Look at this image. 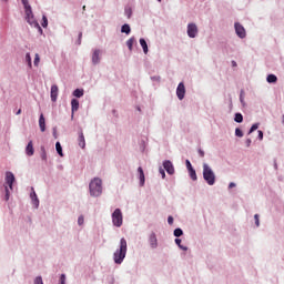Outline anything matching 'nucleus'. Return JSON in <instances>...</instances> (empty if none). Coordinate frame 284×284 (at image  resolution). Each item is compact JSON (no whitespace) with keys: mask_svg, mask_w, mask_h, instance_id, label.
Wrapping results in <instances>:
<instances>
[{"mask_svg":"<svg viewBox=\"0 0 284 284\" xmlns=\"http://www.w3.org/2000/svg\"><path fill=\"white\" fill-rule=\"evenodd\" d=\"M233 187H236V183L231 182V183L229 184V189H233Z\"/></svg>","mask_w":284,"mask_h":284,"instance_id":"46","label":"nucleus"},{"mask_svg":"<svg viewBox=\"0 0 284 284\" xmlns=\"http://www.w3.org/2000/svg\"><path fill=\"white\" fill-rule=\"evenodd\" d=\"M203 179L210 186L216 183V174L207 163H203Z\"/></svg>","mask_w":284,"mask_h":284,"instance_id":"4","label":"nucleus"},{"mask_svg":"<svg viewBox=\"0 0 284 284\" xmlns=\"http://www.w3.org/2000/svg\"><path fill=\"white\" fill-rule=\"evenodd\" d=\"M246 144H247V146H250L252 144V140L247 139Z\"/></svg>","mask_w":284,"mask_h":284,"instance_id":"49","label":"nucleus"},{"mask_svg":"<svg viewBox=\"0 0 284 284\" xmlns=\"http://www.w3.org/2000/svg\"><path fill=\"white\" fill-rule=\"evenodd\" d=\"M185 163H186L187 171L194 169L190 160H186Z\"/></svg>","mask_w":284,"mask_h":284,"instance_id":"39","label":"nucleus"},{"mask_svg":"<svg viewBox=\"0 0 284 284\" xmlns=\"http://www.w3.org/2000/svg\"><path fill=\"white\" fill-rule=\"evenodd\" d=\"M158 2H162V0H158Z\"/></svg>","mask_w":284,"mask_h":284,"instance_id":"53","label":"nucleus"},{"mask_svg":"<svg viewBox=\"0 0 284 284\" xmlns=\"http://www.w3.org/2000/svg\"><path fill=\"white\" fill-rule=\"evenodd\" d=\"M4 191H6L4 200L6 202H8L10 200V190L8 185L4 186Z\"/></svg>","mask_w":284,"mask_h":284,"instance_id":"31","label":"nucleus"},{"mask_svg":"<svg viewBox=\"0 0 284 284\" xmlns=\"http://www.w3.org/2000/svg\"><path fill=\"white\" fill-rule=\"evenodd\" d=\"M235 33L240 39H245L247 33L245 32V28L240 22H235L234 24Z\"/></svg>","mask_w":284,"mask_h":284,"instance_id":"8","label":"nucleus"},{"mask_svg":"<svg viewBox=\"0 0 284 284\" xmlns=\"http://www.w3.org/2000/svg\"><path fill=\"white\" fill-rule=\"evenodd\" d=\"M175 244L183 251H187V246L182 245V240L181 239H175Z\"/></svg>","mask_w":284,"mask_h":284,"instance_id":"27","label":"nucleus"},{"mask_svg":"<svg viewBox=\"0 0 284 284\" xmlns=\"http://www.w3.org/2000/svg\"><path fill=\"white\" fill-rule=\"evenodd\" d=\"M135 43V38H130L128 41H126V47L129 49V51H133V45Z\"/></svg>","mask_w":284,"mask_h":284,"instance_id":"22","label":"nucleus"},{"mask_svg":"<svg viewBox=\"0 0 284 284\" xmlns=\"http://www.w3.org/2000/svg\"><path fill=\"white\" fill-rule=\"evenodd\" d=\"M39 63H40V55L39 53H36L33 64L34 67H39Z\"/></svg>","mask_w":284,"mask_h":284,"instance_id":"32","label":"nucleus"},{"mask_svg":"<svg viewBox=\"0 0 284 284\" xmlns=\"http://www.w3.org/2000/svg\"><path fill=\"white\" fill-rule=\"evenodd\" d=\"M168 223H169L170 225H173V224H174V217H173L172 215H170V216L168 217Z\"/></svg>","mask_w":284,"mask_h":284,"instance_id":"42","label":"nucleus"},{"mask_svg":"<svg viewBox=\"0 0 284 284\" xmlns=\"http://www.w3.org/2000/svg\"><path fill=\"white\" fill-rule=\"evenodd\" d=\"M138 172H139V178H140V185L144 186V184H145V174H144L143 168L139 166Z\"/></svg>","mask_w":284,"mask_h":284,"instance_id":"19","label":"nucleus"},{"mask_svg":"<svg viewBox=\"0 0 284 284\" xmlns=\"http://www.w3.org/2000/svg\"><path fill=\"white\" fill-rule=\"evenodd\" d=\"M42 160L45 161L47 160V153L43 152V154L41 155Z\"/></svg>","mask_w":284,"mask_h":284,"instance_id":"47","label":"nucleus"},{"mask_svg":"<svg viewBox=\"0 0 284 284\" xmlns=\"http://www.w3.org/2000/svg\"><path fill=\"white\" fill-rule=\"evenodd\" d=\"M254 219H255V225L258 227L261 225V222L258 220V214H255Z\"/></svg>","mask_w":284,"mask_h":284,"instance_id":"41","label":"nucleus"},{"mask_svg":"<svg viewBox=\"0 0 284 284\" xmlns=\"http://www.w3.org/2000/svg\"><path fill=\"white\" fill-rule=\"evenodd\" d=\"M199 154H200L201 158L205 156V152L202 149L199 150Z\"/></svg>","mask_w":284,"mask_h":284,"instance_id":"44","label":"nucleus"},{"mask_svg":"<svg viewBox=\"0 0 284 284\" xmlns=\"http://www.w3.org/2000/svg\"><path fill=\"white\" fill-rule=\"evenodd\" d=\"M82 38H83V33L80 32V33H79V41H78V44H79V45H81V40H82Z\"/></svg>","mask_w":284,"mask_h":284,"instance_id":"43","label":"nucleus"},{"mask_svg":"<svg viewBox=\"0 0 284 284\" xmlns=\"http://www.w3.org/2000/svg\"><path fill=\"white\" fill-rule=\"evenodd\" d=\"M21 3L23 6L24 9V13H26V21L33 28H37L39 30V32H43L42 28L40 27L39 22L34 19V14L32 11V7L29 3V0H21Z\"/></svg>","mask_w":284,"mask_h":284,"instance_id":"1","label":"nucleus"},{"mask_svg":"<svg viewBox=\"0 0 284 284\" xmlns=\"http://www.w3.org/2000/svg\"><path fill=\"white\" fill-rule=\"evenodd\" d=\"M235 135H236L237 138H243V131H242L240 128H236V129H235Z\"/></svg>","mask_w":284,"mask_h":284,"instance_id":"34","label":"nucleus"},{"mask_svg":"<svg viewBox=\"0 0 284 284\" xmlns=\"http://www.w3.org/2000/svg\"><path fill=\"white\" fill-rule=\"evenodd\" d=\"M140 45L142 47L144 54H148L149 45H148V42L145 39H143V38L140 39Z\"/></svg>","mask_w":284,"mask_h":284,"instance_id":"20","label":"nucleus"},{"mask_svg":"<svg viewBox=\"0 0 284 284\" xmlns=\"http://www.w3.org/2000/svg\"><path fill=\"white\" fill-rule=\"evenodd\" d=\"M30 197H31V201H32L33 205H34L36 207H39L40 201H39V197H38L36 191H34V187H32V192H31V194H30Z\"/></svg>","mask_w":284,"mask_h":284,"instance_id":"17","label":"nucleus"},{"mask_svg":"<svg viewBox=\"0 0 284 284\" xmlns=\"http://www.w3.org/2000/svg\"><path fill=\"white\" fill-rule=\"evenodd\" d=\"M184 234L183 230L181 227H178L174 230V236L181 237Z\"/></svg>","mask_w":284,"mask_h":284,"instance_id":"29","label":"nucleus"},{"mask_svg":"<svg viewBox=\"0 0 284 284\" xmlns=\"http://www.w3.org/2000/svg\"><path fill=\"white\" fill-rule=\"evenodd\" d=\"M112 223L115 227H121L123 225V213L121 209H115L112 213Z\"/></svg>","mask_w":284,"mask_h":284,"instance_id":"5","label":"nucleus"},{"mask_svg":"<svg viewBox=\"0 0 284 284\" xmlns=\"http://www.w3.org/2000/svg\"><path fill=\"white\" fill-rule=\"evenodd\" d=\"M283 119H284V115H283ZM283 123H284V120H283Z\"/></svg>","mask_w":284,"mask_h":284,"instance_id":"55","label":"nucleus"},{"mask_svg":"<svg viewBox=\"0 0 284 284\" xmlns=\"http://www.w3.org/2000/svg\"><path fill=\"white\" fill-rule=\"evenodd\" d=\"M186 94V88L184 82H180L178 88H176V97L180 101H183L185 99Z\"/></svg>","mask_w":284,"mask_h":284,"instance_id":"7","label":"nucleus"},{"mask_svg":"<svg viewBox=\"0 0 284 284\" xmlns=\"http://www.w3.org/2000/svg\"><path fill=\"white\" fill-rule=\"evenodd\" d=\"M159 173L161 174L162 179L165 180L166 173H165V170L163 168L159 169Z\"/></svg>","mask_w":284,"mask_h":284,"instance_id":"36","label":"nucleus"},{"mask_svg":"<svg viewBox=\"0 0 284 284\" xmlns=\"http://www.w3.org/2000/svg\"><path fill=\"white\" fill-rule=\"evenodd\" d=\"M126 13H128V18H131L132 11H131V10H130V11H126Z\"/></svg>","mask_w":284,"mask_h":284,"instance_id":"50","label":"nucleus"},{"mask_svg":"<svg viewBox=\"0 0 284 284\" xmlns=\"http://www.w3.org/2000/svg\"><path fill=\"white\" fill-rule=\"evenodd\" d=\"M80 109V101L78 99H72L71 100V112L72 115H74L75 112H78Z\"/></svg>","mask_w":284,"mask_h":284,"instance_id":"16","label":"nucleus"},{"mask_svg":"<svg viewBox=\"0 0 284 284\" xmlns=\"http://www.w3.org/2000/svg\"><path fill=\"white\" fill-rule=\"evenodd\" d=\"M199 36V27L196 23H189L187 24V37L190 39H195Z\"/></svg>","mask_w":284,"mask_h":284,"instance_id":"6","label":"nucleus"},{"mask_svg":"<svg viewBox=\"0 0 284 284\" xmlns=\"http://www.w3.org/2000/svg\"><path fill=\"white\" fill-rule=\"evenodd\" d=\"M234 121L236 123H243V114L242 113H235Z\"/></svg>","mask_w":284,"mask_h":284,"instance_id":"28","label":"nucleus"},{"mask_svg":"<svg viewBox=\"0 0 284 284\" xmlns=\"http://www.w3.org/2000/svg\"><path fill=\"white\" fill-rule=\"evenodd\" d=\"M4 2H8V0H3Z\"/></svg>","mask_w":284,"mask_h":284,"instance_id":"54","label":"nucleus"},{"mask_svg":"<svg viewBox=\"0 0 284 284\" xmlns=\"http://www.w3.org/2000/svg\"><path fill=\"white\" fill-rule=\"evenodd\" d=\"M231 64H232L233 68L237 67L236 61H234V60L231 62Z\"/></svg>","mask_w":284,"mask_h":284,"instance_id":"48","label":"nucleus"},{"mask_svg":"<svg viewBox=\"0 0 284 284\" xmlns=\"http://www.w3.org/2000/svg\"><path fill=\"white\" fill-rule=\"evenodd\" d=\"M55 150H57V153L60 155V156H63V149H62V145L60 142H57L55 143Z\"/></svg>","mask_w":284,"mask_h":284,"instance_id":"26","label":"nucleus"},{"mask_svg":"<svg viewBox=\"0 0 284 284\" xmlns=\"http://www.w3.org/2000/svg\"><path fill=\"white\" fill-rule=\"evenodd\" d=\"M258 139L261 140V141H263V131H258Z\"/></svg>","mask_w":284,"mask_h":284,"instance_id":"45","label":"nucleus"},{"mask_svg":"<svg viewBox=\"0 0 284 284\" xmlns=\"http://www.w3.org/2000/svg\"><path fill=\"white\" fill-rule=\"evenodd\" d=\"M266 81L268 83H276V81H278V78L276 75H274V74H268Z\"/></svg>","mask_w":284,"mask_h":284,"instance_id":"25","label":"nucleus"},{"mask_svg":"<svg viewBox=\"0 0 284 284\" xmlns=\"http://www.w3.org/2000/svg\"><path fill=\"white\" fill-rule=\"evenodd\" d=\"M89 191L92 197L101 196L103 193L102 180L100 178H94L91 180L89 184Z\"/></svg>","mask_w":284,"mask_h":284,"instance_id":"3","label":"nucleus"},{"mask_svg":"<svg viewBox=\"0 0 284 284\" xmlns=\"http://www.w3.org/2000/svg\"><path fill=\"white\" fill-rule=\"evenodd\" d=\"M26 61L28 63V67L32 68V59H31V54L30 53L26 54Z\"/></svg>","mask_w":284,"mask_h":284,"instance_id":"30","label":"nucleus"},{"mask_svg":"<svg viewBox=\"0 0 284 284\" xmlns=\"http://www.w3.org/2000/svg\"><path fill=\"white\" fill-rule=\"evenodd\" d=\"M26 154L28 156H33L34 155V146H33V141L30 140L26 146Z\"/></svg>","mask_w":284,"mask_h":284,"instance_id":"15","label":"nucleus"},{"mask_svg":"<svg viewBox=\"0 0 284 284\" xmlns=\"http://www.w3.org/2000/svg\"><path fill=\"white\" fill-rule=\"evenodd\" d=\"M59 97V87L57 84L51 85L50 98L52 102H57Z\"/></svg>","mask_w":284,"mask_h":284,"instance_id":"11","label":"nucleus"},{"mask_svg":"<svg viewBox=\"0 0 284 284\" xmlns=\"http://www.w3.org/2000/svg\"><path fill=\"white\" fill-rule=\"evenodd\" d=\"M34 284H44L42 276H37V277L34 278Z\"/></svg>","mask_w":284,"mask_h":284,"instance_id":"35","label":"nucleus"},{"mask_svg":"<svg viewBox=\"0 0 284 284\" xmlns=\"http://www.w3.org/2000/svg\"><path fill=\"white\" fill-rule=\"evenodd\" d=\"M128 254V241L125 237L120 240V247L113 253L114 263L121 265Z\"/></svg>","mask_w":284,"mask_h":284,"instance_id":"2","label":"nucleus"},{"mask_svg":"<svg viewBox=\"0 0 284 284\" xmlns=\"http://www.w3.org/2000/svg\"><path fill=\"white\" fill-rule=\"evenodd\" d=\"M258 130V123H255L251 126L250 133H253L254 131Z\"/></svg>","mask_w":284,"mask_h":284,"instance_id":"37","label":"nucleus"},{"mask_svg":"<svg viewBox=\"0 0 284 284\" xmlns=\"http://www.w3.org/2000/svg\"><path fill=\"white\" fill-rule=\"evenodd\" d=\"M83 95H84V90H83V89H75V90L73 91V97H74V98L80 99V98H82Z\"/></svg>","mask_w":284,"mask_h":284,"instance_id":"21","label":"nucleus"},{"mask_svg":"<svg viewBox=\"0 0 284 284\" xmlns=\"http://www.w3.org/2000/svg\"><path fill=\"white\" fill-rule=\"evenodd\" d=\"M82 10L85 11V10H87V6H83V7H82Z\"/></svg>","mask_w":284,"mask_h":284,"instance_id":"52","label":"nucleus"},{"mask_svg":"<svg viewBox=\"0 0 284 284\" xmlns=\"http://www.w3.org/2000/svg\"><path fill=\"white\" fill-rule=\"evenodd\" d=\"M121 32L129 36L131 33L130 24H123L122 28H121Z\"/></svg>","mask_w":284,"mask_h":284,"instance_id":"23","label":"nucleus"},{"mask_svg":"<svg viewBox=\"0 0 284 284\" xmlns=\"http://www.w3.org/2000/svg\"><path fill=\"white\" fill-rule=\"evenodd\" d=\"M21 113H22V110L19 109V110L17 111V115H20Z\"/></svg>","mask_w":284,"mask_h":284,"instance_id":"51","label":"nucleus"},{"mask_svg":"<svg viewBox=\"0 0 284 284\" xmlns=\"http://www.w3.org/2000/svg\"><path fill=\"white\" fill-rule=\"evenodd\" d=\"M42 28H48L49 26V21H48V18L45 16L42 17Z\"/></svg>","mask_w":284,"mask_h":284,"instance_id":"33","label":"nucleus"},{"mask_svg":"<svg viewBox=\"0 0 284 284\" xmlns=\"http://www.w3.org/2000/svg\"><path fill=\"white\" fill-rule=\"evenodd\" d=\"M65 281H67L65 274H61V276H60V284H65Z\"/></svg>","mask_w":284,"mask_h":284,"instance_id":"40","label":"nucleus"},{"mask_svg":"<svg viewBox=\"0 0 284 284\" xmlns=\"http://www.w3.org/2000/svg\"><path fill=\"white\" fill-rule=\"evenodd\" d=\"M163 168L169 175H173L175 173V168H174L172 161H170V160H165L163 162Z\"/></svg>","mask_w":284,"mask_h":284,"instance_id":"10","label":"nucleus"},{"mask_svg":"<svg viewBox=\"0 0 284 284\" xmlns=\"http://www.w3.org/2000/svg\"><path fill=\"white\" fill-rule=\"evenodd\" d=\"M149 243H150L151 248H158L159 243H158V236L155 233L150 234Z\"/></svg>","mask_w":284,"mask_h":284,"instance_id":"13","label":"nucleus"},{"mask_svg":"<svg viewBox=\"0 0 284 284\" xmlns=\"http://www.w3.org/2000/svg\"><path fill=\"white\" fill-rule=\"evenodd\" d=\"M39 128L42 133L47 131V123H45V118L43 113H41L39 116Z\"/></svg>","mask_w":284,"mask_h":284,"instance_id":"14","label":"nucleus"},{"mask_svg":"<svg viewBox=\"0 0 284 284\" xmlns=\"http://www.w3.org/2000/svg\"><path fill=\"white\" fill-rule=\"evenodd\" d=\"M6 185L12 191L13 190V183L16 182V176L12 172L8 171L6 172Z\"/></svg>","mask_w":284,"mask_h":284,"instance_id":"9","label":"nucleus"},{"mask_svg":"<svg viewBox=\"0 0 284 284\" xmlns=\"http://www.w3.org/2000/svg\"><path fill=\"white\" fill-rule=\"evenodd\" d=\"M78 144L82 150L87 148V141L82 130L79 131Z\"/></svg>","mask_w":284,"mask_h":284,"instance_id":"12","label":"nucleus"},{"mask_svg":"<svg viewBox=\"0 0 284 284\" xmlns=\"http://www.w3.org/2000/svg\"><path fill=\"white\" fill-rule=\"evenodd\" d=\"M189 173L192 181H197V173L195 169L189 170Z\"/></svg>","mask_w":284,"mask_h":284,"instance_id":"24","label":"nucleus"},{"mask_svg":"<svg viewBox=\"0 0 284 284\" xmlns=\"http://www.w3.org/2000/svg\"><path fill=\"white\" fill-rule=\"evenodd\" d=\"M78 224H79L80 226L84 224V216H83V215H80V216L78 217Z\"/></svg>","mask_w":284,"mask_h":284,"instance_id":"38","label":"nucleus"},{"mask_svg":"<svg viewBox=\"0 0 284 284\" xmlns=\"http://www.w3.org/2000/svg\"><path fill=\"white\" fill-rule=\"evenodd\" d=\"M100 55H101V51L100 50H94L93 51V54H92V63L93 64H99L100 63V61H101Z\"/></svg>","mask_w":284,"mask_h":284,"instance_id":"18","label":"nucleus"}]
</instances>
